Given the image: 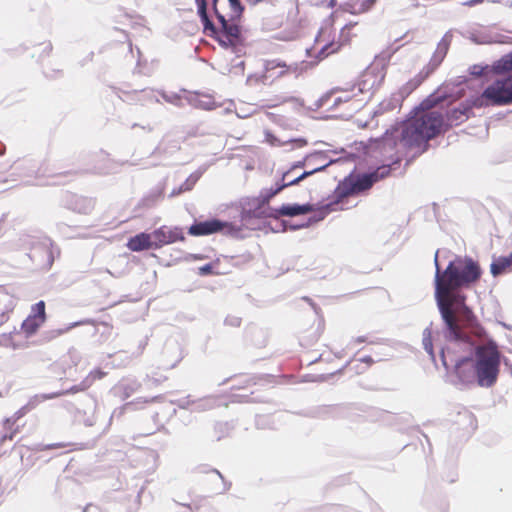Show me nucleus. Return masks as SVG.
<instances>
[{"instance_id": "nucleus-1", "label": "nucleus", "mask_w": 512, "mask_h": 512, "mask_svg": "<svg viewBox=\"0 0 512 512\" xmlns=\"http://www.w3.org/2000/svg\"><path fill=\"white\" fill-rule=\"evenodd\" d=\"M480 276V266L471 258H456L444 271L440 270L436 261L435 298L446 326L448 340L441 351V358L444 366H455V372L462 381L470 379L465 366L472 362L475 344L472 336L482 339L486 332L466 305V296L455 291L461 287H469Z\"/></svg>"}, {"instance_id": "nucleus-2", "label": "nucleus", "mask_w": 512, "mask_h": 512, "mask_svg": "<svg viewBox=\"0 0 512 512\" xmlns=\"http://www.w3.org/2000/svg\"><path fill=\"white\" fill-rule=\"evenodd\" d=\"M446 130L447 125L441 112H417L405 123L400 144L406 149L417 148L424 151L429 140Z\"/></svg>"}, {"instance_id": "nucleus-3", "label": "nucleus", "mask_w": 512, "mask_h": 512, "mask_svg": "<svg viewBox=\"0 0 512 512\" xmlns=\"http://www.w3.org/2000/svg\"><path fill=\"white\" fill-rule=\"evenodd\" d=\"M390 173L391 167L389 165H383L371 173L344 178L338 183L321 209L326 213L346 209L350 196L369 190L374 183L388 177Z\"/></svg>"}, {"instance_id": "nucleus-4", "label": "nucleus", "mask_w": 512, "mask_h": 512, "mask_svg": "<svg viewBox=\"0 0 512 512\" xmlns=\"http://www.w3.org/2000/svg\"><path fill=\"white\" fill-rule=\"evenodd\" d=\"M390 173L391 167L389 165H383L371 173L344 178L338 183L321 209L326 213L346 209L350 196L369 190L374 183L388 177Z\"/></svg>"}, {"instance_id": "nucleus-5", "label": "nucleus", "mask_w": 512, "mask_h": 512, "mask_svg": "<svg viewBox=\"0 0 512 512\" xmlns=\"http://www.w3.org/2000/svg\"><path fill=\"white\" fill-rule=\"evenodd\" d=\"M474 374L481 387L493 386L500 372V352L494 342L475 348Z\"/></svg>"}, {"instance_id": "nucleus-6", "label": "nucleus", "mask_w": 512, "mask_h": 512, "mask_svg": "<svg viewBox=\"0 0 512 512\" xmlns=\"http://www.w3.org/2000/svg\"><path fill=\"white\" fill-rule=\"evenodd\" d=\"M512 103V75H496L483 93L474 98L476 108Z\"/></svg>"}, {"instance_id": "nucleus-7", "label": "nucleus", "mask_w": 512, "mask_h": 512, "mask_svg": "<svg viewBox=\"0 0 512 512\" xmlns=\"http://www.w3.org/2000/svg\"><path fill=\"white\" fill-rule=\"evenodd\" d=\"M217 2L218 0H213V10L221 24V29H217L214 25L215 33L204 27L203 31L206 35L217 40L222 47L235 48L242 43L241 28L238 25L239 20H231L230 17L226 18V16L220 14L217 9Z\"/></svg>"}, {"instance_id": "nucleus-8", "label": "nucleus", "mask_w": 512, "mask_h": 512, "mask_svg": "<svg viewBox=\"0 0 512 512\" xmlns=\"http://www.w3.org/2000/svg\"><path fill=\"white\" fill-rule=\"evenodd\" d=\"M296 64H287L281 59H270L264 62L263 71L261 73H254L247 78V83L250 86L258 84H272L279 78L286 75L296 73Z\"/></svg>"}, {"instance_id": "nucleus-9", "label": "nucleus", "mask_w": 512, "mask_h": 512, "mask_svg": "<svg viewBox=\"0 0 512 512\" xmlns=\"http://www.w3.org/2000/svg\"><path fill=\"white\" fill-rule=\"evenodd\" d=\"M352 27L353 24H347L342 28L339 41L329 40L331 34L330 28L322 29L316 38V45L319 47L317 57L322 60L339 51L344 44L350 41L349 31Z\"/></svg>"}, {"instance_id": "nucleus-10", "label": "nucleus", "mask_w": 512, "mask_h": 512, "mask_svg": "<svg viewBox=\"0 0 512 512\" xmlns=\"http://www.w3.org/2000/svg\"><path fill=\"white\" fill-rule=\"evenodd\" d=\"M236 232L237 229L232 223L217 218L195 222L188 228V234L194 237L209 236L217 233L233 235Z\"/></svg>"}, {"instance_id": "nucleus-11", "label": "nucleus", "mask_w": 512, "mask_h": 512, "mask_svg": "<svg viewBox=\"0 0 512 512\" xmlns=\"http://www.w3.org/2000/svg\"><path fill=\"white\" fill-rule=\"evenodd\" d=\"M154 249H159L165 245H169L175 242L185 241L183 231L179 227H167L161 226L152 232Z\"/></svg>"}, {"instance_id": "nucleus-12", "label": "nucleus", "mask_w": 512, "mask_h": 512, "mask_svg": "<svg viewBox=\"0 0 512 512\" xmlns=\"http://www.w3.org/2000/svg\"><path fill=\"white\" fill-rule=\"evenodd\" d=\"M46 320L45 302L39 301L31 308V314L23 321L21 329L30 336L34 334Z\"/></svg>"}, {"instance_id": "nucleus-13", "label": "nucleus", "mask_w": 512, "mask_h": 512, "mask_svg": "<svg viewBox=\"0 0 512 512\" xmlns=\"http://www.w3.org/2000/svg\"><path fill=\"white\" fill-rule=\"evenodd\" d=\"M474 105V98L461 103L458 107L447 112V120H445L447 129L451 126H457L469 118V113Z\"/></svg>"}, {"instance_id": "nucleus-14", "label": "nucleus", "mask_w": 512, "mask_h": 512, "mask_svg": "<svg viewBox=\"0 0 512 512\" xmlns=\"http://www.w3.org/2000/svg\"><path fill=\"white\" fill-rule=\"evenodd\" d=\"M296 167L297 166H293L290 170L283 173L280 182H277L275 184V187L273 188V190L276 194H279L282 190H284L285 188H287L289 186L298 184L300 181H302L305 178H307L308 176L312 175L314 172L321 171L322 169H324V167H320V168H316L312 171H305L302 174L294 177V179H290V175Z\"/></svg>"}, {"instance_id": "nucleus-15", "label": "nucleus", "mask_w": 512, "mask_h": 512, "mask_svg": "<svg viewBox=\"0 0 512 512\" xmlns=\"http://www.w3.org/2000/svg\"><path fill=\"white\" fill-rule=\"evenodd\" d=\"M126 246L132 252L154 249L152 233L141 232L131 237Z\"/></svg>"}, {"instance_id": "nucleus-16", "label": "nucleus", "mask_w": 512, "mask_h": 512, "mask_svg": "<svg viewBox=\"0 0 512 512\" xmlns=\"http://www.w3.org/2000/svg\"><path fill=\"white\" fill-rule=\"evenodd\" d=\"M313 210L314 209H313L312 205H310V204H304V205L285 204V205H282L280 208L275 209L274 213L272 215L276 218L280 217V216L294 217V216H298V215L308 214V213L312 212Z\"/></svg>"}, {"instance_id": "nucleus-17", "label": "nucleus", "mask_w": 512, "mask_h": 512, "mask_svg": "<svg viewBox=\"0 0 512 512\" xmlns=\"http://www.w3.org/2000/svg\"><path fill=\"white\" fill-rule=\"evenodd\" d=\"M490 270L493 276L512 272V252L507 256L495 259L490 266Z\"/></svg>"}, {"instance_id": "nucleus-18", "label": "nucleus", "mask_w": 512, "mask_h": 512, "mask_svg": "<svg viewBox=\"0 0 512 512\" xmlns=\"http://www.w3.org/2000/svg\"><path fill=\"white\" fill-rule=\"evenodd\" d=\"M357 8H360V4L358 1H351L344 3L339 6V8L335 9L331 14V20L333 23L338 21L345 13H350L352 15L362 14V12H356Z\"/></svg>"}, {"instance_id": "nucleus-19", "label": "nucleus", "mask_w": 512, "mask_h": 512, "mask_svg": "<svg viewBox=\"0 0 512 512\" xmlns=\"http://www.w3.org/2000/svg\"><path fill=\"white\" fill-rule=\"evenodd\" d=\"M195 1H196V4H197L198 15H199L200 20H201V22L203 24V27L205 29H210L213 33H215L214 24L210 20V18L208 16V13H207V2H206V0H195Z\"/></svg>"}, {"instance_id": "nucleus-20", "label": "nucleus", "mask_w": 512, "mask_h": 512, "mask_svg": "<svg viewBox=\"0 0 512 512\" xmlns=\"http://www.w3.org/2000/svg\"><path fill=\"white\" fill-rule=\"evenodd\" d=\"M355 94L353 91H341V92H333L330 96V99L332 100L333 106H339L342 103H349L355 104L357 101L354 99Z\"/></svg>"}, {"instance_id": "nucleus-21", "label": "nucleus", "mask_w": 512, "mask_h": 512, "mask_svg": "<svg viewBox=\"0 0 512 512\" xmlns=\"http://www.w3.org/2000/svg\"><path fill=\"white\" fill-rule=\"evenodd\" d=\"M374 360L371 356H364L359 358H353L350 361L351 368L357 373H363L366 369L372 366Z\"/></svg>"}, {"instance_id": "nucleus-22", "label": "nucleus", "mask_w": 512, "mask_h": 512, "mask_svg": "<svg viewBox=\"0 0 512 512\" xmlns=\"http://www.w3.org/2000/svg\"><path fill=\"white\" fill-rule=\"evenodd\" d=\"M496 75H505L512 72V54L506 55L498 60L494 65Z\"/></svg>"}, {"instance_id": "nucleus-23", "label": "nucleus", "mask_w": 512, "mask_h": 512, "mask_svg": "<svg viewBox=\"0 0 512 512\" xmlns=\"http://www.w3.org/2000/svg\"><path fill=\"white\" fill-rule=\"evenodd\" d=\"M255 384L256 383H255L253 377L244 375V376L239 377L237 379V382L231 385L230 390L232 392V395H236L234 392L239 391V390H248Z\"/></svg>"}, {"instance_id": "nucleus-24", "label": "nucleus", "mask_w": 512, "mask_h": 512, "mask_svg": "<svg viewBox=\"0 0 512 512\" xmlns=\"http://www.w3.org/2000/svg\"><path fill=\"white\" fill-rule=\"evenodd\" d=\"M229 3V13L227 17H230L231 20H240L244 7L241 5L240 0H228Z\"/></svg>"}, {"instance_id": "nucleus-25", "label": "nucleus", "mask_w": 512, "mask_h": 512, "mask_svg": "<svg viewBox=\"0 0 512 512\" xmlns=\"http://www.w3.org/2000/svg\"><path fill=\"white\" fill-rule=\"evenodd\" d=\"M6 428V432L0 435V443H4L6 440H12L14 436L18 433V427H15V421H11L7 419L4 423Z\"/></svg>"}, {"instance_id": "nucleus-26", "label": "nucleus", "mask_w": 512, "mask_h": 512, "mask_svg": "<svg viewBox=\"0 0 512 512\" xmlns=\"http://www.w3.org/2000/svg\"><path fill=\"white\" fill-rule=\"evenodd\" d=\"M107 375L106 372L101 369L92 370L83 380L84 387L90 388L97 380L103 379Z\"/></svg>"}, {"instance_id": "nucleus-27", "label": "nucleus", "mask_w": 512, "mask_h": 512, "mask_svg": "<svg viewBox=\"0 0 512 512\" xmlns=\"http://www.w3.org/2000/svg\"><path fill=\"white\" fill-rule=\"evenodd\" d=\"M441 102L439 97H435L434 95H430L425 100H423L419 106L420 112H429L433 107H435L438 103Z\"/></svg>"}, {"instance_id": "nucleus-28", "label": "nucleus", "mask_w": 512, "mask_h": 512, "mask_svg": "<svg viewBox=\"0 0 512 512\" xmlns=\"http://www.w3.org/2000/svg\"><path fill=\"white\" fill-rule=\"evenodd\" d=\"M425 79V76L422 74H418L413 79L408 81L405 86L403 87V90L407 93H411L413 90H415Z\"/></svg>"}, {"instance_id": "nucleus-29", "label": "nucleus", "mask_w": 512, "mask_h": 512, "mask_svg": "<svg viewBox=\"0 0 512 512\" xmlns=\"http://www.w3.org/2000/svg\"><path fill=\"white\" fill-rule=\"evenodd\" d=\"M277 194L274 192L273 188L263 190L259 195V201L262 205L268 204L273 197Z\"/></svg>"}, {"instance_id": "nucleus-30", "label": "nucleus", "mask_w": 512, "mask_h": 512, "mask_svg": "<svg viewBox=\"0 0 512 512\" xmlns=\"http://www.w3.org/2000/svg\"><path fill=\"white\" fill-rule=\"evenodd\" d=\"M377 0H363L359 2L360 8H357L356 12H362L365 13L369 11L375 4Z\"/></svg>"}, {"instance_id": "nucleus-31", "label": "nucleus", "mask_w": 512, "mask_h": 512, "mask_svg": "<svg viewBox=\"0 0 512 512\" xmlns=\"http://www.w3.org/2000/svg\"><path fill=\"white\" fill-rule=\"evenodd\" d=\"M213 273L212 264H206L198 268V274L201 276L209 275Z\"/></svg>"}, {"instance_id": "nucleus-32", "label": "nucleus", "mask_w": 512, "mask_h": 512, "mask_svg": "<svg viewBox=\"0 0 512 512\" xmlns=\"http://www.w3.org/2000/svg\"><path fill=\"white\" fill-rule=\"evenodd\" d=\"M87 389H89V388L88 387H84V380H82L80 384L71 387L69 392H71V393H78V392H83V391H85Z\"/></svg>"}, {"instance_id": "nucleus-33", "label": "nucleus", "mask_w": 512, "mask_h": 512, "mask_svg": "<svg viewBox=\"0 0 512 512\" xmlns=\"http://www.w3.org/2000/svg\"><path fill=\"white\" fill-rule=\"evenodd\" d=\"M423 344H424V348H425V350H426L430 355H433V346H432L431 339H424Z\"/></svg>"}, {"instance_id": "nucleus-34", "label": "nucleus", "mask_w": 512, "mask_h": 512, "mask_svg": "<svg viewBox=\"0 0 512 512\" xmlns=\"http://www.w3.org/2000/svg\"><path fill=\"white\" fill-rule=\"evenodd\" d=\"M363 77H364L363 81H364V83H366V82L370 81L371 78H373V74L371 71H367V72H365Z\"/></svg>"}, {"instance_id": "nucleus-35", "label": "nucleus", "mask_w": 512, "mask_h": 512, "mask_svg": "<svg viewBox=\"0 0 512 512\" xmlns=\"http://www.w3.org/2000/svg\"><path fill=\"white\" fill-rule=\"evenodd\" d=\"M326 2L329 8H334L337 4V0H326Z\"/></svg>"}, {"instance_id": "nucleus-36", "label": "nucleus", "mask_w": 512, "mask_h": 512, "mask_svg": "<svg viewBox=\"0 0 512 512\" xmlns=\"http://www.w3.org/2000/svg\"><path fill=\"white\" fill-rule=\"evenodd\" d=\"M8 319V315L6 313H1L0 315V325H2L4 322H6Z\"/></svg>"}, {"instance_id": "nucleus-37", "label": "nucleus", "mask_w": 512, "mask_h": 512, "mask_svg": "<svg viewBox=\"0 0 512 512\" xmlns=\"http://www.w3.org/2000/svg\"><path fill=\"white\" fill-rule=\"evenodd\" d=\"M366 340H367L366 337H357L353 341H354V343L360 344V343L366 342Z\"/></svg>"}, {"instance_id": "nucleus-38", "label": "nucleus", "mask_w": 512, "mask_h": 512, "mask_svg": "<svg viewBox=\"0 0 512 512\" xmlns=\"http://www.w3.org/2000/svg\"><path fill=\"white\" fill-rule=\"evenodd\" d=\"M480 2H482V0H471V1H470V4L480 3Z\"/></svg>"}, {"instance_id": "nucleus-39", "label": "nucleus", "mask_w": 512, "mask_h": 512, "mask_svg": "<svg viewBox=\"0 0 512 512\" xmlns=\"http://www.w3.org/2000/svg\"><path fill=\"white\" fill-rule=\"evenodd\" d=\"M384 79V76H381L379 82H378V85L380 84V82Z\"/></svg>"}]
</instances>
